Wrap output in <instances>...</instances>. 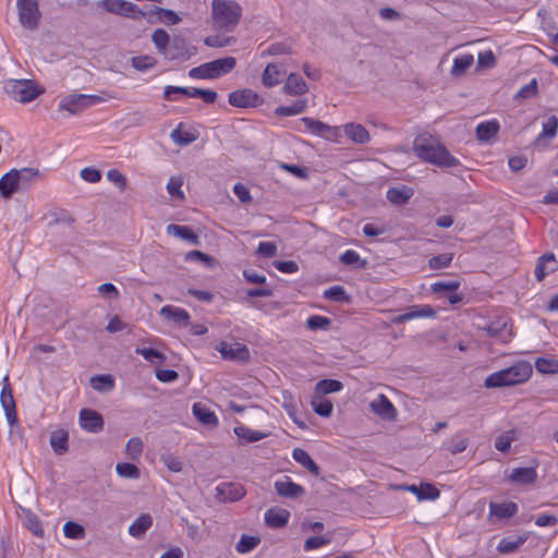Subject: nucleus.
Here are the masks:
<instances>
[{
	"label": "nucleus",
	"instance_id": "obj_19",
	"mask_svg": "<svg viewBox=\"0 0 558 558\" xmlns=\"http://www.w3.org/2000/svg\"><path fill=\"white\" fill-rule=\"evenodd\" d=\"M53 452L63 456L69 450V433L64 428L52 430L49 438Z\"/></svg>",
	"mask_w": 558,
	"mask_h": 558
},
{
	"label": "nucleus",
	"instance_id": "obj_64",
	"mask_svg": "<svg viewBox=\"0 0 558 558\" xmlns=\"http://www.w3.org/2000/svg\"><path fill=\"white\" fill-rule=\"evenodd\" d=\"M186 260L203 262L207 267L215 265V258L202 251H191L185 255Z\"/></svg>",
	"mask_w": 558,
	"mask_h": 558
},
{
	"label": "nucleus",
	"instance_id": "obj_24",
	"mask_svg": "<svg viewBox=\"0 0 558 558\" xmlns=\"http://www.w3.org/2000/svg\"><path fill=\"white\" fill-rule=\"evenodd\" d=\"M47 218L50 219L48 222L49 227H53V226H58V225L70 227L75 222L74 217L72 216V214L69 210L63 209V208H58V207L51 208L47 213Z\"/></svg>",
	"mask_w": 558,
	"mask_h": 558
},
{
	"label": "nucleus",
	"instance_id": "obj_61",
	"mask_svg": "<svg viewBox=\"0 0 558 558\" xmlns=\"http://www.w3.org/2000/svg\"><path fill=\"white\" fill-rule=\"evenodd\" d=\"M312 405H313L314 412L323 417H329L333 410L332 403L327 399H323L319 401H313Z\"/></svg>",
	"mask_w": 558,
	"mask_h": 558
},
{
	"label": "nucleus",
	"instance_id": "obj_54",
	"mask_svg": "<svg viewBox=\"0 0 558 558\" xmlns=\"http://www.w3.org/2000/svg\"><path fill=\"white\" fill-rule=\"evenodd\" d=\"M135 353L150 363H163L166 361V355L153 348H136Z\"/></svg>",
	"mask_w": 558,
	"mask_h": 558
},
{
	"label": "nucleus",
	"instance_id": "obj_8",
	"mask_svg": "<svg viewBox=\"0 0 558 558\" xmlns=\"http://www.w3.org/2000/svg\"><path fill=\"white\" fill-rule=\"evenodd\" d=\"M301 122L304 123L307 131L328 141H336L341 134L339 126H331L308 117L302 118Z\"/></svg>",
	"mask_w": 558,
	"mask_h": 558
},
{
	"label": "nucleus",
	"instance_id": "obj_16",
	"mask_svg": "<svg viewBox=\"0 0 558 558\" xmlns=\"http://www.w3.org/2000/svg\"><path fill=\"white\" fill-rule=\"evenodd\" d=\"M275 490L279 496L298 499L305 494V489L286 476L284 481L275 482Z\"/></svg>",
	"mask_w": 558,
	"mask_h": 558
},
{
	"label": "nucleus",
	"instance_id": "obj_14",
	"mask_svg": "<svg viewBox=\"0 0 558 558\" xmlns=\"http://www.w3.org/2000/svg\"><path fill=\"white\" fill-rule=\"evenodd\" d=\"M208 73L211 78H218L229 72H231L236 65V59L233 57H226L216 59L210 62H206Z\"/></svg>",
	"mask_w": 558,
	"mask_h": 558
},
{
	"label": "nucleus",
	"instance_id": "obj_37",
	"mask_svg": "<svg viewBox=\"0 0 558 558\" xmlns=\"http://www.w3.org/2000/svg\"><path fill=\"white\" fill-rule=\"evenodd\" d=\"M526 535L518 536L515 539L505 537L499 542L497 550L502 555L513 554L526 542Z\"/></svg>",
	"mask_w": 558,
	"mask_h": 558
},
{
	"label": "nucleus",
	"instance_id": "obj_21",
	"mask_svg": "<svg viewBox=\"0 0 558 558\" xmlns=\"http://www.w3.org/2000/svg\"><path fill=\"white\" fill-rule=\"evenodd\" d=\"M17 192H21V190L17 184L15 169H12L0 178V195L8 199Z\"/></svg>",
	"mask_w": 558,
	"mask_h": 558
},
{
	"label": "nucleus",
	"instance_id": "obj_47",
	"mask_svg": "<svg viewBox=\"0 0 558 558\" xmlns=\"http://www.w3.org/2000/svg\"><path fill=\"white\" fill-rule=\"evenodd\" d=\"M324 298L335 302L349 303L350 296L341 286H332L324 291Z\"/></svg>",
	"mask_w": 558,
	"mask_h": 558
},
{
	"label": "nucleus",
	"instance_id": "obj_60",
	"mask_svg": "<svg viewBox=\"0 0 558 558\" xmlns=\"http://www.w3.org/2000/svg\"><path fill=\"white\" fill-rule=\"evenodd\" d=\"M143 441L140 437H132L128 440L125 446L126 454L132 459L136 460L141 457L143 452Z\"/></svg>",
	"mask_w": 558,
	"mask_h": 558
},
{
	"label": "nucleus",
	"instance_id": "obj_52",
	"mask_svg": "<svg viewBox=\"0 0 558 558\" xmlns=\"http://www.w3.org/2000/svg\"><path fill=\"white\" fill-rule=\"evenodd\" d=\"M151 40L155 44L157 50L163 54L168 48V45L170 44V36L165 29L157 28L151 34Z\"/></svg>",
	"mask_w": 558,
	"mask_h": 558
},
{
	"label": "nucleus",
	"instance_id": "obj_23",
	"mask_svg": "<svg viewBox=\"0 0 558 558\" xmlns=\"http://www.w3.org/2000/svg\"><path fill=\"white\" fill-rule=\"evenodd\" d=\"M160 315L180 326H187L190 324V314L181 307L166 305L160 310Z\"/></svg>",
	"mask_w": 558,
	"mask_h": 558
},
{
	"label": "nucleus",
	"instance_id": "obj_33",
	"mask_svg": "<svg viewBox=\"0 0 558 558\" xmlns=\"http://www.w3.org/2000/svg\"><path fill=\"white\" fill-rule=\"evenodd\" d=\"M293 459L305 468L310 473L317 476L319 475L320 469L317 463L311 458V456L301 448H295L292 452Z\"/></svg>",
	"mask_w": 558,
	"mask_h": 558
},
{
	"label": "nucleus",
	"instance_id": "obj_32",
	"mask_svg": "<svg viewBox=\"0 0 558 558\" xmlns=\"http://www.w3.org/2000/svg\"><path fill=\"white\" fill-rule=\"evenodd\" d=\"M167 233L172 234L177 238H180L182 240H185L194 245L199 244V238L196 233H194L189 227L181 226V225H168L167 226Z\"/></svg>",
	"mask_w": 558,
	"mask_h": 558
},
{
	"label": "nucleus",
	"instance_id": "obj_9",
	"mask_svg": "<svg viewBox=\"0 0 558 558\" xmlns=\"http://www.w3.org/2000/svg\"><path fill=\"white\" fill-rule=\"evenodd\" d=\"M262 101L258 94L248 88L238 89L229 95V104L236 108H255Z\"/></svg>",
	"mask_w": 558,
	"mask_h": 558
},
{
	"label": "nucleus",
	"instance_id": "obj_31",
	"mask_svg": "<svg viewBox=\"0 0 558 558\" xmlns=\"http://www.w3.org/2000/svg\"><path fill=\"white\" fill-rule=\"evenodd\" d=\"M518 512L517 504L510 502H500L495 504L490 502L489 505V514L495 515L498 519H508L515 515Z\"/></svg>",
	"mask_w": 558,
	"mask_h": 558
},
{
	"label": "nucleus",
	"instance_id": "obj_10",
	"mask_svg": "<svg viewBox=\"0 0 558 558\" xmlns=\"http://www.w3.org/2000/svg\"><path fill=\"white\" fill-rule=\"evenodd\" d=\"M0 402L4 410L7 421L10 426L17 422V414L15 409V401L12 392L11 385L9 384L8 376L4 377V385L0 393Z\"/></svg>",
	"mask_w": 558,
	"mask_h": 558
},
{
	"label": "nucleus",
	"instance_id": "obj_6",
	"mask_svg": "<svg viewBox=\"0 0 558 558\" xmlns=\"http://www.w3.org/2000/svg\"><path fill=\"white\" fill-rule=\"evenodd\" d=\"M102 100L97 95L71 94L61 99L59 108L69 111L71 114H77Z\"/></svg>",
	"mask_w": 558,
	"mask_h": 558
},
{
	"label": "nucleus",
	"instance_id": "obj_44",
	"mask_svg": "<svg viewBox=\"0 0 558 558\" xmlns=\"http://www.w3.org/2000/svg\"><path fill=\"white\" fill-rule=\"evenodd\" d=\"M234 434L246 442L258 441L267 436V434L251 429L244 425L234 427Z\"/></svg>",
	"mask_w": 558,
	"mask_h": 558
},
{
	"label": "nucleus",
	"instance_id": "obj_27",
	"mask_svg": "<svg viewBox=\"0 0 558 558\" xmlns=\"http://www.w3.org/2000/svg\"><path fill=\"white\" fill-rule=\"evenodd\" d=\"M19 187L22 191L28 190L34 181L40 178V172L34 168L15 169Z\"/></svg>",
	"mask_w": 558,
	"mask_h": 558
},
{
	"label": "nucleus",
	"instance_id": "obj_51",
	"mask_svg": "<svg viewBox=\"0 0 558 558\" xmlns=\"http://www.w3.org/2000/svg\"><path fill=\"white\" fill-rule=\"evenodd\" d=\"M535 368L542 374H557L558 361L554 359L538 357L535 361Z\"/></svg>",
	"mask_w": 558,
	"mask_h": 558
},
{
	"label": "nucleus",
	"instance_id": "obj_42",
	"mask_svg": "<svg viewBox=\"0 0 558 558\" xmlns=\"http://www.w3.org/2000/svg\"><path fill=\"white\" fill-rule=\"evenodd\" d=\"M306 100L298 99L291 106H280L275 109L278 117H289L302 113L306 109Z\"/></svg>",
	"mask_w": 558,
	"mask_h": 558
},
{
	"label": "nucleus",
	"instance_id": "obj_17",
	"mask_svg": "<svg viewBox=\"0 0 558 558\" xmlns=\"http://www.w3.org/2000/svg\"><path fill=\"white\" fill-rule=\"evenodd\" d=\"M244 495L245 490L239 483H222L217 487V497L221 501H236Z\"/></svg>",
	"mask_w": 558,
	"mask_h": 558
},
{
	"label": "nucleus",
	"instance_id": "obj_40",
	"mask_svg": "<svg viewBox=\"0 0 558 558\" xmlns=\"http://www.w3.org/2000/svg\"><path fill=\"white\" fill-rule=\"evenodd\" d=\"M473 62L474 57L471 53H465L456 58L450 71L451 75L453 77L462 76L468 71V69L473 64Z\"/></svg>",
	"mask_w": 558,
	"mask_h": 558
},
{
	"label": "nucleus",
	"instance_id": "obj_25",
	"mask_svg": "<svg viewBox=\"0 0 558 558\" xmlns=\"http://www.w3.org/2000/svg\"><path fill=\"white\" fill-rule=\"evenodd\" d=\"M413 195V190L407 185L393 186L387 191V199L393 205H404Z\"/></svg>",
	"mask_w": 558,
	"mask_h": 558
},
{
	"label": "nucleus",
	"instance_id": "obj_45",
	"mask_svg": "<svg viewBox=\"0 0 558 558\" xmlns=\"http://www.w3.org/2000/svg\"><path fill=\"white\" fill-rule=\"evenodd\" d=\"M547 262H555V256L553 253H547L541 256L537 259V264L534 270L535 277L538 281H542L548 274L555 271V268L551 267L549 269L546 268Z\"/></svg>",
	"mask_w": 558,
	"mask_h": 558
},
{
	"label": "nucleus",
	"instance_id": "obj_3",
	"mask_svg": "<svg viewBox=\"0 0 558 558\" xmlns=\"http://www.w3.org/2000/svg\"><path fill=\"white\" fill-rule=\"evenodd\" d=\"M242 8L235 1L213 0V19L217 27L228 32L239 23Z\"/></svg>",
	"mask_w": 558,
	"mask_h": 558
},
{
	"label": "nucleus",
	"instance_id": "obj_36",
	"mask_svg": "<svg viewBox=\"0 0 558 558\" xmlns=\"http://www.w3.org/2000/svg\"><path fill=\"white\" fill-rule=\"evenodd\" d=\"M485 330L488 332L490 337H498L501 338L504 341H507L511 335L506 319H498L492 322L485 327Z\"/></svg>",
	"mask_w": 558,
	"mask_h": 558
},
{
	"label": "nucleus",
	"instance_id": "obj_2",
	"mask_svg": "<svg viewBox=\"0 0 558 558\" xmlns=\"http://www.w3.org/2000/svg\"><path fill=\"white\" fill-rule=\"evenodd\" d=\"M530 362L519 361L511 366L488 375L484 381L486 388H502L525 383L532 376Z\"/></svg>",
	"mask_w": 558,
	"mask_h": 558
},
{
	"label": "nucleus",
	"instance_id": "obj_55",
	"mask_svg": "<svg viewBox=\"0 0 558 558\" xmlns=\"http://www.w3.org/2000/svg\"><path fill=\"white\" fill-rule=\"evenodd\" d=\"M132 66L137 71L145 72L157 64V60L151 56H137L131 59Z\"/></svg>",
	"mask_w": 558,
	"mask_h": 558
},
{
	"label": "nucleus",
	"instance_id": "obj_15",
	"mask_svg": "<svg viewBox=\"0 0 558 558\" xmlns=\"http://www.w3.org/2000/svg\"><path fill=\"white\" fill-rule=\"evenodd\" d=\"M220 353L223 359L246 362L250 360V351L245 344L235 343L229 344L221 342Z\"/></svg>",
	"mask_w": 558,
	"mask_h": 558
},
{
	"label": "nucleus",
	"instance_id": "obj_39",
	"mask_svg": "<svg viewBox=\"0 0 558 558\" xmlns=\"http://www.w3.org/2000/svg\"><path fill=\"white\" fill-rule=\"evenodd\" d=\"M281 75L282 72L278 69V65L269 63L263 72L262 82L266 87H274L280 83Z\"/></svg>",
	"mask_w": 558,
	"mask_h": 558
},
{
	"label": "nucleus",
	"instance_id": "obj_34",
	"mask_svg": "<svg viewBox=\"0 0 558 558\" xmlns=\"http://www.w3.org/2000/svg\"><path fill=\"white\" fill-rule=\"evenodd\" d=\"M193 414L203 424L208 426H217L218 418L216 414L202 403L193 404Z\"/></svg>",
	"mask_w": 558,
	"mask_h": 558
},
{
	"label": "nucleus",
	"instance_id": "obj_59",
	"mask_svg": "<svg viewBox=\"0 0 558 558\" xmlns=\"http://www.w3.org/2000/svg\"><path fill=\"white\" fill-rule=\"evenodd\" d=\"M182 123L179 125L181 126ZM170 138L180 146L189 145L196 141V136L190 132H182L180 128L174 129L170 133Z\"/></svg>",
	"mask_w": 558,
	"mask_h": 558
},
{
	"label": "nucleus",
	"instance_id": "obj_35",
	"mask_svg": "<svg viewBox=\"0 0 558 558\" xmlns=\"http://www.w3.org/2000/svg\"><path fill=\"white\" fill-rule=\"evenodd\" d=\"M470 444V439L461 433L453 435L449 441L444 444V448L456 456L463 452Z\"/></svg>",
	"mask_w": 558,
	"mask_h": 558
},
{
	"label": "nucleus",
	"instance_id": "obj_58",
	"mask_svg": "<svg viewBox=\"0 0 558 558\" xmlns=\"http://www.w3.org/2000/svg\"><path fill=\"white\" fill-rule=\"evenodd\" d=\"M452 258H453L452 253H444V254L433 256L428 260V267L433 270H439L442 268H447L451 264Z\"/></svg>",
	"mask_w": 558,
	"mask_h": 558
},
{
	"label": "nucleus",
	"instance_id": "obj_41",
	"mask_svg": "<svg viewBox=\"0 0 558 558\" xmlns=\"http://www.w3.org/2000/svg\"><path fill=\"white\" fill-rule=\"evenodd\" d=\"M558 118L550 116L543 122L542 132L537 135L536 142L541 143L544 140H551L557 135Z\"/></svg>",
	"mask_w": 558,
	"mask_h": 558
},
{
	"label": "nucleus",
	"instance_id": "obj_22",
	"mask_svg": "<svg viewBox=\"0 0 558 558\" xmlns=\"http://www.w3.org/2000/svg\"><path fill=\"white\" fill-rule=\"evenodd\" d=\"M153 525V518L149 513H142L135 521L129 526V534L137 539H142L146 532Z\"/></svg>",
	"mask_w": 558,
	"mask_h": 558
},
{
	"label": "nucleus",
	"instance_id": "obj_62",
	"mask_svg": "<svg viewBox=\"0 0 558 558\" xmlns=\"http://www.w3.org/2000/svg\"><path fill=\"white\" fill-rule=\"evenodd\" d=\"M537 80L532 78V81L529 84L522 86L518 90V93L514 96V99H527L535 96L537 94Z\"/></svg>",
	"mask_w": 558,
	"mask_h": 558
},
{
	"label": "nucleus",
	"instance_id": "obj_4",
	"mask_svg": "<svg viewBox=\"0 0 558 558\" xmlns=\"http://www.w3.org/2000/svg\"><path fill=\"white\" fill-rule=\"evenodd\" d=\"M4 89L14 100L22 104L31 102L41 94V90L31 80L9 81Z\"/></svg>",
	"mask_w": 558,
	"mask_h": 558
},
{
	"label": "nucleus",
	"instance_id": "obj_7",
	"mask_svg": "<svg viewBox=\"0 0 558 558\" xmlns=\"http://www.w3.org/2000/svg\"><path fill=\"white\" fill-rule=\"evenodd\" d=\"M98 5L109 13L121 16L136 17L138 15H145L144 12L138 10L136 4L125 0H100L98 1Z\"/></svg>",
	"mask_w": 558,
	"mask_h": 558
},
{
	"label": "nucleus",
	"instance_id": "obj_46",
	"mask_svg": "<svg viewBox=\"0 0 558 558\" xmlns=\"http://www.w3.org/2000/svg\"><path fill=\"white\" fill-rule=\"evenodd\" d=\"M343 388L341 381L337 379H322L316 384V391L322 395L338 392Z\"/></svg>",
	"mask_w": 558,
	"mask_h": 558
},
{
	"label": "nucleus",
	"instance_id": "obj_53",
	"mask_svg": "<svg viewBox=\"0 0 558 558\" xmlns=\"http://www.w3.org/2000/svg\"><path fill=\"white\" fill-rule=\"evenodd\" d=\"M331 326V319L326 316L312 315L306 320V327L311 330H328Z\"/></svg>",
	"mask_w": 558,
	"mask_h": 558
},
{
	"label": "nucleus",
	"instance_id": "obj_12",
	"mask_svg": "<svg viewBox=\"0 0 558 558\" xmlns=\"http://www.w3.org/2000/svg\"><path fill=\"white\" fill-rule=\"evenodd\" d=\"M80 424L83 429L98 433L104 428V418L100 413L92 409H83L80 412Z\"/></svg>",
	"mask_w": 558,
	"mask_h": 558
},
{
	"label": "nucleus",
	"instance_id": "obj_48",
	"mask_svg": "<svg viewBox=\"0 0 558 558\" xmlns=\"http://www.w3.org/2000/svg\"><path fill=\"white\" fill-rule=\"evenodd\" d=\"M460 284L461 282L458 279L442 280L432 283L430 289L434 293H450L458 290Z\"/></svg>",
	"mask_w": 558,
	"mask_h": 558
},
{
	"label": "nucleus",
	"instance_id": "obj_38",
	"mask_svg": "<svg viewBox=\"0 0 558 558\" xmlns=\"http://www.w3.org/2000/svg\"><path fill=\"white\" fill-rule=\"evenodd\" d=\"M90 386L98 392H109L114 388V378L110 374L95 375L90 378Z\"/></svg>",
	"mask_w": 558,
	"mask_h": 558
},
{
	"label": "nucleus",
	"instance_id": "obj_1",
	"mask_svg": "<svg viewBox=\"0 0 558 558\" xmlns=\"http://www.w3.org/2000/svg\"><path fill=\"white\" fill-rule=\"evenodd\" d=\"M413 151L417 158L440 168H452L460 165L458 158L437 140L427 134H421L413 141Z\"/></svg>",
	"mask_w": 558,
	"mask_h": 558
},
{
	"label": "nucleus",
	"instance_id": "obj_11",
	"mask_svg": "<svg viewBox=\"0 0 558 558\" xmlns=\"http://www.w3.org/2000/svg\"><path fill=\"white\" fill-rule=\"evenodd\" d=\"M163 56L169 60H185L191 56L190 46L185 38L174 36L170 39V44L168 45Z\"/></svg>",
	"mask_w": 558,
	"mask_h": 558
},
{
	"label": "nucleus",
	"instance_id": "obj_43",
	"mask_svg": "<svg viewBox=\"0 0 558 558\" xmlns=\"http://www.w3.org/2000/svg\"><path fill=\"white\" fill-rule=\"evenodd\" d=\"M259 543L260 538L258 536L242 534L240 541L235 544V550L239 554H247L254 550Z\"/></svg>",
	"mask_w": 558,
	"mask_h": 558
},
{
	"label": "nucleus",
	"instance_id": "obj_13",
	"mask_svg": "<svg viewBox=\"0 0 558 558\" xmlns=\"http://www.w3.org/2000/svg\"><path fill=\"white\" fill-rule=\"evenodd\" d=\"M372 411L384 420H396L397 410L392 402L385 396L379 395L369 404Z\"/></svg>",
	"mask_w": 558,
	"mask_h": 558
},
{
	"label": "nucleus",
	"instance_id": "obj_30",
	"mask_svg": "<svg viewBox=\"0 0 558 558\" xmlns=\"http://www.w3.org/2000/svg\"><path fill=\"white\" fill-rule=\"evenodd\" d=\"M284 92L288 95H303L307 92V85L300 74L290 73L284 84Z\"/></svg>",
	"mask_w": 558,
	"mask_h": 558
},
{
	"label": "nucleus",
	"instance_id": "obj_63",
	"mask_svg": "<svg viewBox=\"0 0 558 558\" xmlns=\"http://www.w3.org/2000/svg\"><path fill=\"white\" fill-rule=\"evenodd\" d=\"M107 180L116 184L120 192L126 189V178L117 169H110L107 171Z\"/></svg>",
	"mask_w": 558,
	"mask_h": 558
},
{
	"label": "nucleus",
	"instance_id": "obj_56",
	"mask_svg": "<svg viewBox=\"0 0 558 558\" xmlns=\"http://www.w3.org/2000/svg\"><path fill=\"white\" fill-rule=\"evenodd\" d=\"M116 472L119 476L124 478H138L141 475L140 469L135 464L129 462L118 463Z\"/></svg>",
	"mask_w": 558,
	"mask_h": 558
},
{
	"label": "nucleus",
	"instance_id": "obj_26",
	"mask_svg": "<svg viewBox=\"0 0 558 558\" xmlns=\"http://www.w3.org/2000/svg\"><path fill=\"white\" fill-rule=\"evenodd\" d=\"M499 129L500 125L496 120L482 122L475 130L477 140L487 143L498 134Z\"/></svg>",
	"mask_w": 558,
	"mask_h": 558
},
{
	"label": "nucleus",
	"instance_id": "obj_18",
	"mask_svg": "<svg viewBox=\"0 0 558 558\" xmlns=\"http://www.w3.org/2000/svg\"><path fill=\"white\" fill-rule=\"evenodd\" d=\"M436 315V311L429 305L423 306H411L405 313L398 315L395 317L393 322L396 324H402L404 322L418 318V317H433Z\"/></svg>",
	"mask_w": 558,
	"mask_h": 558
},
{
	"label": "nucleus",
	"instance_id": "obj_20",
	"mask_svg": "<svg viewBox=\"0 0 558 558\" xmlns=\"http://www.w3.org/2000/svg\"><path fill=\"white\" fill-rule=\"evenodd\" d=\"M290 512L279 507H272L265 513V522L269 527H283L289 520Z\"/></svg>",
	"mask_w": 558,
	"mask_h": 558
},
{
	"label": "nucleus",
	"instance_id": "obj_5",
	"mask_svg": "<svg viewBox=\"0 0 558 558\" xmlns=\"http://www.w3.org/2000/svg\"><path fill=\"white\" fill-rule=\"evenodd\" d=\"M16 7L21 25L29 31L36 29L41 19L38 0H16Z\"/></svg>",
	"mask_w": 558,
	"mask_h": 558
},
{
	"label": "nucleus",
	"instance_id": "obj_50",
	"mask_svg": "<svg viewBox=\"0 0 558 558\" xmlns=\"http://www.w3.org/2000/svg\"><path fill=\"white\" fill-rule=\"evenodd\" d=\"M197 92L196 87H180V86H166L163 90V97L165 99L172 101L174 98L172 97L173 94H181L187 97L196 98Z\"/></svg>",
	"mask_w": 558,
	"mask_h": 558
},
{
	"label": "nucleus",
	"instance_id": "obj_28",
	"mask_svg": "<svg viewBox=\"0 0 558 558\" xmlns=\"http://www.w3.org/2000/svg\"><path fill=\"white\" fill-rule=\"evenodd\" d=\"M345 135L354 143L364 144L369 141L368 131L357 123H347L343 125Z\"/></svg>",
	"mask_w": 558,
	"mask_h": 558
},
{
	"label": "nucleus",
	"instance_id": "obj_29",
	"mask_svg": "<svg viewBox=\"0 0 558 558\" xmlns=\"http://www.w3.org/2000/svg\"><path fill=\"white\" fill-rule=\"evenodd\" d=\"M509 478L517 484L527 485L533 484L536 481L537 473L536 470L532 466L517 468L512 470Z\"/></svg>",
	"mask_w": 558,
	"mask_h": 558
},
{
	"label": "nucleus",
	"instance_id": "obj_57",
	"mask_svg": "<svg viewBox=\"0 0 558 558\" xmlns=\"http://www.w3.org/2000/svg\"><path fill=\"white\" fill-rule=\"evenodd\" d=\"M63 533L68 538L82 539L85 536V529L76 522L68 521L63 525Z\"/></svg>",
	"mask_w": 558,
	"mask_h": 558
},
{
	"label": "nucleus",
	"instance_id": "obj_49",
	"mask_svg": "<svg viewBox=\"0 0 558 558\" xmlns=\"http://www.w3.org/2000/svg\"><path fill=\"white\" fill-rule=\"evenodd\" d=\"M339 260L347 266H353L356 265L357 268H365L367 265V262L365 259H361L360 255L353 251L348 250L344 253H342L339 257Z\"/></svg>",
	"mask_w": 558,
	"mask_h": 558
}]
</instances>
